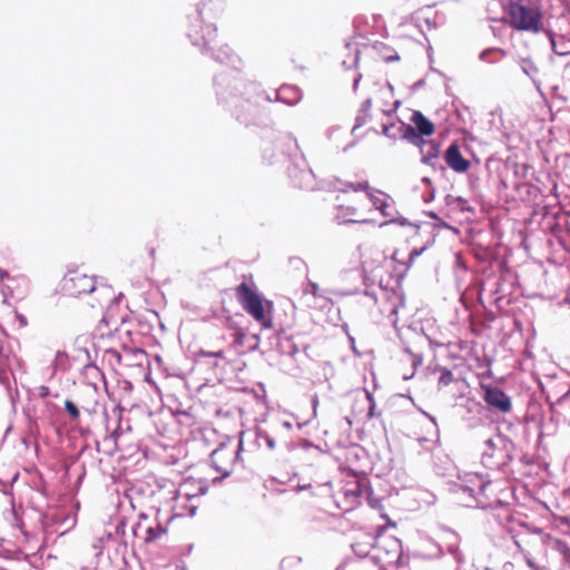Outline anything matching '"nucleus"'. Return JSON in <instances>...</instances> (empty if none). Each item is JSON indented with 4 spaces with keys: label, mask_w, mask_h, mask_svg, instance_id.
<instances>
[{
    "label": "nucleus",
    "mask_w": 570,
    "mask_h": 570,
    "mask_svg": "<svg viewBox=\"0 0 570 570\" xmlns=\"http://www.w3.org/2000/svg\"><path fill=\"white\" fill-rule=\"evenodd\" d=\"M60 291L69 297H80L81 295H91V306L104 307L112 303L116 298L115 291L105 284L97 285L96 277L88 275L79 269L69 271L60 283Z\"/></svg>",
    "instance_id": "obj_1"
},
{
    "label": "nucleus",
    "mask_w": 570,
    "mask_h": 570,
    "mask_svg": "<svg viewBox=\"0 0 570 570\" xmlns=\"http://www.w3.org/2000/svg\"><path fill=\"white\" fill-rule=\"evenodd\" d=\"M370 184L361 181L348 184L346 189L340 190L336 196L335 217L340 222L363 223V214L368 207Z\"/></svg>",
    "instance_id": "obj_2"
},
{
    "label": "nucleus",
    "mask_w": 570,
    "mask_h": 570,
    "mask_svg": "<svg viewBox=\"0 0 570 570\" xmlns=\"http://www.w3.org/2000/svg\"><path fill=\"white\" fill-rule=\"evenodd\" d=\"M541 0H509L505 22L514 30L539 33L544 30Z\"/></svg>",
    "instance_id": "obj_3"
},
{
    "label": "nucleus",
    "mask_w": 570,
    "mask_h": 570,
    "mask_svg": "<svg viewBox=\"0 0 570 570\" xmlns=\"http://www.w3.org/2000/svg\"><path fill=\"white\" fill-rule=\"evenodd\" d=\"M235 297L242 308L253 317L264 330H272L274 303L261 295L257 289L246 282L235 287Z\"/></svg>",
    "instance_id": "obj_4"
},
{
    "label": "nucleus",
    "mask_w": 570,
    "mask_h": 570,
    "mask_svg": "<svg viewBox=\"0 0 570 570\" xmlns=\"http://www.w3.org/2000/svg\"><path fill=\"white\" fill-rule=\"evenodd\" d=\"M347 480L334 493L336 505L345 511L356 508L365 489V475L354 468H345Z\"/></svg>",
    "instance_id": "obj_5"
},
{
    "label": "nucleus",
    "mask_w": 570,
    "mask_h": 570,
    "mask_svg": "<svg viewBox=\"0 0 570 570\" xmlns=\"http://www.w3.org/2000/svg\"><path fill=\"white\" fill-rule=\"evenodd\" d=\"M242 449V440L238 442L228 440L226 442H222L219 446L212 452L210 459L213 466L222 474V478H227L234 472L238 464Z\"/></svg>",
    "instance_id": "obj_6"
},
{
    "label": "nucleus",
    "mask_w": 570,
    "mask_h": 570,
    "mask_svg": "<svg viewBox=\"0 0 570 570\" xmlns=\"http://www.w3.org/2000/svg\"><path fill=\"white\" fill-rule=\"evenodd\" d=\"M374 558L384 562L385 567L392 566L399 561L402 553V544L395 538L377 539L374 546Z\"/></svg>",
    "instance_id": "obj_7"
},
{
    "label": "nucleus",
    "mask_w": 570,
    "mask_h": 570,
    "mask_svg": "<svg viewBox=\"0 0 570 570\" xmlns=\"http://www.w3.org/2000/svg\"><path fill=\"white\" fill-rule=\"evenodd\" d=\"M481 389L483 390V400L488 404L489 407L497 410L501 413H509L512 410V401L511 397L503 392L501 389L481 384Z\"/></svg>",
    "instance_id": "obj_8"
},
{
    "label": "nucleus",
    "mask_w": 570,
    "mask_h": 570,
    "mask_svg": "<svg viewBox=\"0 0 570 570\" xmlns=\"http://www.w3.org/2000/svg\"><path fill=\"white\" fill-rule=\"evenodd\" d=\"M411 122L414 127L409 126L405 130V137L432 136L435 132L434 124L429 120L421 111H414L411 116Z\"/></svg>",
    "instance_id": "obj_9"
},
{
    "label": "nucleus",
    "mask_w": 570,
    "mask_h": 570,
    "mask_svg": "<svg viewBox=\"0 0 570 570\" xmlns=\"http://www.w3.org/2000/svg\"><path fill=\"white\" fill-rule=\"evenodd\" d=\"M444 161L455 173H466L471 167L470 160L463 157L459 145L455 142L446 148Z\"/></svg>",
    "instance_id": "obj_10"
},
{
    "label": "nucleus",
    "mask_w": 570,
    "mask_h": 570,
    "mask_svg": "<svg viewBox=\"0 0 570 570\" xmlns=\"http://www.w3.org/2000/svg\"><path fill=\"white\" fill-rule=\"evenodd\" d=\"M138 529L144 531L142 539L146 543L154 542L168 533V527L161 525L160 523H156L155 525H149L145 528L141 524H139Z\"/></svg>",
    "instance_id": "obj_11"
},
{
    "label": "nucleus",
    "mask_w": 570,
    "mask_h": 570,
    "mask_svg": "<svg viewBox=\"0 0 570 570\" xmlns=\"http://www.w3.org/2000/svg\"><path fill=\"white\" fill-rule=\"evenodd\" d=\"M312 181V176L308 171H301L293 179V186L295 188H304V186Z\"/></svg>",
    "instance_id": "obj_12"
},
{
    "label": "nucleus",
    "mask_w": 570,
    "mask_h": 570,
    "mask_svg": "<svg viewBox=\"0 0 570 570\" xmlns=\"http://www.w3.org/2000/svg\"><path fill=\"white\" fill-rule=\"evenodd\" d=\"M233 337H234L233 346L236 350H238L239 347H242L244 345V342L246 340V333L240 327H235ZM237 353L242 354L243 352L237 351Z\"/></svg>",
    "instance_id": "obj_13"
},
{
    "label": "nucleus",
    "mask_w": 570,
    "mask_h": 570,
    "mask_svg": "<svg viewBox=\"0 0 570 570\" xmlns=\"http://www.w3.org/2000/svg\"><path fill=\"white\" fill-rule=\"evenodd\" d=\"M453 382V373L449 368H442L441 375L439 377V385L440 386H448Z\"/></svg>",
    "instance_id": "obj_14"
},
{
    "label": "nucleus",
    "mask_w": 570,
    "mask_h": 570,
    "mask_svg": "<svg viewBox=\"0 0 570 570\" xmlns=\"http://www.w3.org/2000/svg\"><path fill=\"white\" fill-rule=\"evenodd\" d=\"M65 409L69 413L72 420H78L80 416V412L76 404L72 401L67 400L65 402Z\"/></svg>",
    "instance_id": "obj_15"
},
{
    "label": "nucleus",
    "mask_w": 570,
    "mask_h": 570,
    "mask_svg": "<svg viewBox=\"0 0 570 570\" xmlns=\"http://www.w3.org/2000/svg\"><path fill=\"white\" fill-rule=\"evenodd\" d=\"M361 402L366 403L368 405L367 417L368 419L373 417L375 404H374V400H373L372 395L368 392H366L364 397L361 400Z\"/></svg>",
    "instance_id": "obj_16"
},
{
    "label": "nucleus",
    "mask_w": 570,
    "mask_h": 570,
    "mask_svg": "<svg viewBox=\"0 0 570 570\" xmlns=\"http://www.w3.org/2000/svg\"><path fill=\"white\" fill-rule=\"evenodd\" d=\"M438 154H439L438 147L432 145L431 146V151H429V154L424 156V161H428V160L436 158Z\"/></svg>",
    "instance_id": "obj_17"
},
{
    "label": "nucleus",
    "mask_w": 570,
    "mask_h": 570,
    "mask_svg": "<svg viewBox=\"0 0 570 570\" xmlns=\"http://www.w3.org/2000/svg\"><path fill=\"white\" fill-rule=\"evenodd\" d=\"M423 250H424V248H421V249H413V250L410 253L409 262H407V268L413 264V262H414L415 257H416V256H419Z\"/></svg>",
    "instance_id": "obj_18"
},
{
    "label": "nucleus",
    "mask_w": 570,
    "mask_h": 570,
    "mask_svg": "<svg viewBox=\"0 0 570 570\" xmlns=\"http://www.w3.org/2000/svg\"><path fill=\"white\" fill-rule=\"evenodd\" d=\"M4 278H9V273L7 271L0 269V281L3 282Z\"/></svg>",
    "instance_id": "obj_19"
},
{
    "label": "nucleus",
    "mask_w": 570,
    "mask_h": 570,
    "mask_svg": "<svg viewBox=\"0 0 570 570\" xmlns=\"http://www.w3.org/2000/svg\"><path fill=\"white\" fill-rule=\"evenodd\" d=\"M214 357H220V358H224L225 357V353L223 350L218 351V352H215L213 354Z\"/></svg>",
    "instance_id": "obj_20"
},
{
    "label": "nucleus",
    "mask_w": 570,
    "mask_h": 570,
    "mask_svg": "<svg viewBox=\"0 0 570 570\" xmlns=\"http://www.w3.org/2000/svg\"><path fill=\"white\" fill-rule=\"evenodd\" d=\"M357 451H358L357 448H353V449L348 450L347 454H352L354 456H357Z\"/></svg>",
    "instance_id": "obj_21"
},
{
    "label": "nucleus",
    "mask_w": 570,
    "mask_h": 570,
    "mask_svg": "<svg viewBox=\"0 0 570 570\" xmlns=\"http://www.w3.org/2000/svg\"><path fill=\"white\" fill-rule=\"evenodd\" d=\"M485 444H487L489 448H491V449H492V448H494V442H493V440H492V439L487 440V441H485Z\"/></svg>",
    "instance_id": "obj_22"
},
{
    "label": "nucleus",
    "mask_w": 570,
    "mask_h": 570,
    "mask_svg": "<svg viewBox=\"0 0 570 570\" xmlns=\"http://www.w3.org/2000/svg\"><path fill=\"white\" fill-rule=\"evenodd\" d=\"M309 286L312 287L313 295H316L317 294V285L316 284H311Z\"/></svg>",
    "instance_id": "obj_23"
},
{
    "label": "nucleus",
    "mask_w": 570,
    "mask_h": 570,
    "mask_svg": "<svg viewBox=\"0 0 570 570\" xmlns=\"http://www.w3.org/2000/svg\"><path fill=\"white\" fill-rule=\"evenodd\" d=\"M214 353H215V352H203V354H204L205 356H210V357H214V356H213V354H214Z\"/></svg>",
    "instance_id": "obj_24"
},
{
    "label": "nucleus",
    "mask_w": 570,
    "mask_h": 570,
    "mask_svg": "<svg viewBox=\"0 0 570 570\" xmlns=\"http://www.w3.org/2000/svg\"><path fill=\"white\" fill-rule=\"evenodd\" d=\"M267 442H268L269 448H272V449H273V448H274V442H273V441H271V440H267Z\"/></svg>",
    "instance_id": "obj_25"
},
{
    "label": "nucleus",
    "mask_w": 570,
    "mask_h": 570,
    "mask_svg": "<svg viewBox=\"0 0 570 570\" xmlns=\"http://www.w3.org/2000/svg\"><path fill=\"white\" fill-rule=\"evenodd\" d=\"M396 255H397V252H395L394 255H393V259H395V261H397Z\"/></svg>",
    "instance_id": "obj_26"
}]
</instances>
